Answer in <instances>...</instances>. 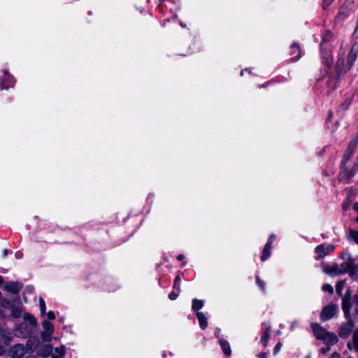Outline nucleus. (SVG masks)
<instances>
[{
	"mask_svg": "<svg viewBox=\"0 0 358 358\" xmlns=\"http://www.w3.org/2000/svg\"><path fill=\"white\" fill-rule=\"evenodd\" d=\"M350 308H351V299H342V309L344 312L345 316L346 318H350L351 317L350 314Z\"/></svg>",
	"mask_w": 358,
	"mask_h": 358,
	"instance_id": "obj_12",
	"label": "nucleus"
},
{
	"mask_svg": "<svg viewBox=\"0 0 358 358\" xmlns=\"http://www.w3.org/2000/svg\"><path fill=\"white\" fill-rule=\"evenodd\" d=\"M331 38L332 33L330 31H325L322 35V41L320 43L322 57L324 59H325V63L328 67H330L333 64V59L330 54L329 45V42Z\"/></svg>",
	"mask_w": 358,
	"mask_h": 358,
	"instance_id": "obj_4",
	"label": "nucleus"
},
{
	"mask_svg": "<svg viewBox=\"0 0 358 358\" xmlns=\"http://www.w3.org/2000/svg\"><path fill=\"white\" fill-rule=\"evenodd\" d=\"M55 352L57 353V355H53V357H63L65 355V349L63 347L61 348H55Z\"/></svg>",
	"mask_w": 358,
	"mask_h": 358,
	"instance_id": "obj_27",
	"label": "nucleus"
},
{
	"mask_svg": "<svg viewBox=\"0 0 358 358\" xmlns=\"http://www.w3.org/2000/svg\"><path fill=\"white\" fill-rule=\"evenodd\" d=\"M347 298H348V299H351V292L350 289H348L345 292V295L343 296V299H347Z\"/></svg>",
	"mask_w": 358,
	"mask_h": 358,
	"instance_id": "obj_37",
	"label": "nucleus"
},
{
	"mask_svg": "<svg viewBox=\"0 0 358 358\" xmlns=\"http://www.w3.org/2000/svg\"><path fill=\"white\" fill-rule=\"evenodd\" d=\"M351 103V101L350 99H345V101L341 105V108L342 110H346Z\"/></svg>",
	"mask_w": 358,
	"mask_h": 358,
	"instance_id": "obj_31",
	"label": "nucleus"
},
{
	"mask_svg": "<svg viewBox=\"0 0 358 358\" xmlns=\"http://www.w3.org/2000/svg\"><path fill=\"white\" fill-rule=\"evenodd\" d=\"M3 278L0 275V285H1V283H3Z\"/></svg>",
	"mask_w": 358,
	"mask_h": 358,
	"instance_id": "obj_50",
	"label": "nucleus"
},
{
	"mask_svg": "<svg viewBox=\"0 0 358 358\" xmlns=\"http://www.w3.org/2000/svg\"><path fill=\"white\" fill-rule=\"evenodd\" d=\"M354 298H355V299L358 300V294H356Z\"/></svg>",
	"mask_w": 358,
	"mask_h": 358,
	"instance_id": "obj_52",
	"label": "nucleus"
},
{
	"mask_svg": "<svg viewBox=\"0 0 358 358\" xmlns=\"http://www.w3.org/2000/svg\"><path fill=\"white\" fill-rule=\"evenodd\" d=\"M306 358H310V356L308 355V356H307Z\"/></svg>",
	"mask_w": 358,
	"mask_h": 358,
	"instance_id": "obj_57",
	"label": "nucleus"
},
{
	"mask_svg": "<svg viewBox=\"0 0 358 358\" xmlns=\"http://www.w3.org/2000/svg\"><path fill=\"white\" fill-rule=\"evenodd\" d=\"M207 326V320L206 318L203 315V329H204Z\"/></svg>",
	"mask_w": 358,
	"mask_h": 358,
	"instance_id": "obj_40",
	"label": "nucleus"
},
{
	"mask_svg": "<svg viewBox=\"0 0 358 358\" xmlns=\"http://www.w3.org/2000/svg\"><path fill=\"white\" fill-rule=\"evenodd\" d=\"M324 271L331 275H338L343 273V270H342L340 266L336 264H333L331 266H325L324 268Z\"/></svg>",
	"mask_w": 358,
	"mask_h": 358,
	"instance_id": "obj_11",
	"label": "nucleus"
},
{
	"mask_svg": "<svg viewBox=\"0 0 358 358\" xmlns=\"http://www.w3.org/2000/svg\"><path fill=\"white\" fill-rule=\"evenodd\" d=\"M11 314L14 317H20L22 315V310L20 308H13Z\"/></svg>",
	"mask_w": 358,
	"mask_h": 358,
	"instance_id": "obj_26",
	"label": "nucleus"
},
{
	"mask_svg": "<svg viewBox=\"0 0 358 358\" xmlns=\"http://www.w3.org/2000/svg\"><path fill=\"white\" fill-rule=\"evenodd\" d=\"M257 356L259 358H266V354L265 352H260Z\"/></svg>",
	"mask_w": 358,
	"mask_h": 358,
	"instance_id": "obj_43",
	"label": "nucleus"
},
{
	"mask_svg": "<svg viewBox=\"0 0 358 358\" xmlns=\"http://www.w3.org/2000/svg\"><path fill=\"white\" fill-rule=\"evenodd\" d=\"M332 115H333L332 112H329V115H328V117L326 119V122H329L331 120V119L332 117Z\"/></svg>",
	"mask_w": 358,
	"mask_h": 358,
	"instance_id": "obj_41",
	"label": "nucleus"
},
{
	"mask_svg": "<svg viewBox=\"0 0 358 358\" xmlns=\"http://www.w3.org/2000/svg\"><path fill=\"white\" fill-rule=\"evenodd\" d=\"M43 331L41 333V338L43 341L49 342L51 341L54 332L52 324L47 320L42 323Z\"/></svg>",
	"mask_w": 358,
	"mask_h": 358,
	"instance_id": "obj_5",
	"label": "nucleus"
},
{
	"mask_svg": "<svg viewBox=\"0 0 358 358\" xmlns=\"http://www.w3.org/2000/svg\"><path fill=\"white\" fill-rule=\"evenodd\" d=\"M47 316L49 320H54L55 318V314L52 311H49Z\"/></svg>",
	"mask_w": 358,
	"mask_h": 358,
	"instance_id": "obj_38",
	"label": "nucleus"
},
{
	"mask_svg": "<svg viewBox=\"0 0 358 358\" xmlns=\"http://www.w3.org/2000/svg\"><path fill=\"white\" fill-rule=\"evenodd\" d=\"M353 259L352 257H349L346 262H343L340 265V267L343 270V273H349Z\"/></svg>",
	"mask_w": 358,
	"mask_h": 358,
	"instance_id": "obj_17",
	"label": "nucleus"
},
{
	"mask_svg": "<svg viewBox=\"0 0 358 358\" xmlns=\"http://www.w3.org/2000/svg\"><path fill=\"white\" fill-rule=\"evenodd\" d=\"M180 280L179 276H177L175 279V283H174V288H176V283H178V281Z\"/></svg>",
	"mask_w": 358,
	"mask_h": 358,
	"instance_id": "obj_46",
	"label": "nucleus"
},
{
	"mask_svg": "<svg viewBox=\"0 0 358 358\" xmlns=\"http://www.w3.org/2000/svg\"><path fill=\"white\" fill-rule=\"evenodd\" d=\"M22 288V285L19 282H9L5 285V289L8 292L17 294Z\"/></svg>",
	"mask_w": 358,
	"mask_h": 358,
	"instance_id": "obj_10",
	"label": "nucleus"
},
{
	"mask_svg": "<svg viewBox=\"0 0 358 358\" xmlns=\"http://www.w3.org/2000/svg\"><path fill=\"white\" fill-rule=\"evenodd\" d=\"M291 55L293 61H297L301 57V49L298 43H294L291 47Z\"/></svg>",
	"mask_w": 358,
	"mask_h": 358,
	"instance_id": "obj_13",
	"label": "nucleus"
},
{
	"mask_svg": "<svg viewBox=\"0 0 358 358\" xmlns=\"http://www.w3.org/2000/svg\"><path fill=\"white\" fill-rule=\"evenodd\" d=\"M356 221L358 223V215H357V217L356 218Z\"/></svg>",
	"mask_w": 358,
	"mask_h": 358,
	"instance_id": "obj_56",
	"label": "nucleus"
},
{
	"mask_svg": "<svg viewBox=\"0 0 358 358\" xmlns=\"http://www.w3.org/2000/svg\"><path fill=\"white\" fill-rule=\"evenodd\" d=\"M331 345H327L326 348H322L320 350L321 354L325 355L330 350V347Z\"/></svg>",
	"mask_w": 358,
	"mask_h": 358,
	"instance_id": "obj_34",
	"label": "nucleus"
},
{
	"mask_svg": "<svg viewBox=\"0 0 358 358\" xmlns=\"http://www.w3.org/2000/svg\"><path fill=\"white\" fill-rule=\"evenodd\" d=\"M335 0H322V7L324 10H327Z\"/></svg>",
	"mask_w": 358,
	"mask_h": 358,
	"instance_id": "obj_28",
	"label": "nucleus"
},
{
	"mask_svg": "<svg viewBox=\"0 0 358 358\" xmlns=\"http://www.w3.org/2000/svg\"><path fill=\"white\" fill-rule=\"evenodd\" d=\"M339 357H340V355L336 352H333L330 357V358H339Z\"/></svg>",
	"mask_w": 358,
	"mask_h": 358,
	"instance_id": "obj_39",
	"label": "nucleus"
},
{
	"mask_svg": "<svg viewBox=\"0 0 358 358\" xmlns=\"http://www.w3.org/2000/svg\"><path fill=\"white\" fill-rule=\"evenodd\" d=\"M184 257H185V256L183 255L180 254L177 256V259L179 261H181L184 259Z\"/></svg>",
	"mask_w": 358,
	"mask_h": 358,
	"instance_id": "obj_45",
	"label": "nucleus"
},
{
	"mask_svg": "<svg viewBox=\"0 0 358 358\" xmlns=\"http://www.w3.org/2000/svg\"><path fill=\"white\" fill-rule=\"evenodd\" d=\"M345 284V280H340L337 282L336 285V291L338 294L341 295L342 293V289Z\"/></svg>",
	"mask_w": 358,
	"mask_h": 358,
	"instance_id": "obj_24",
	"label": "nucleus"
},
{
	"mask_svg": "<svg viewBox=\"0 0 358 358\" xmlns=\"http://www.w3.org/2000/svg\"><path fill=\"white\" fill-rule=\"evenodd\" d=\"M241 76H243V71L241 72Z\"/></svg>",
	"mask_w": 358,
	"mask_h": 358,
	"instance_id": "obj_55",
	"label": "nucleus"
},
{
	"mask_svg": "<svg viewBox=\"0 0 358 358\" xmlns=\"http://www.w3.org/2000/svg\"><path fill=\"white\" fill-rule=\"evenodd\" d=\"M24 319L28 321L32 327H36L37 324L36 318L29 313H25L24 315Z\"/></svg>",
	"mask_w": 358,
	"mask_h": 358,
	"instance_id": "obj_22",
	"label": "nucleus"
},
{
	"mask_svg": "<svg viewBox=\"0 0 358 358\" xmlns=\"http://www.w3.org/2000/svg\"><path fill=\"white\" fill-rule=\"evenodd\" d=\"M268 334H267V333H265V334L262 336V339H261V341H262V343L266 346L268 343Z\"/></svg>",
	"mask_w": 358,
	"mask_h": 358,
	"instance_id": "obj_32",
	"label": "nucleus"
},
{
	"mask_svg": "<svg viewBox=\"0 0 358 358\" xmlns=\"http://www.w3.org/2000/svg\"><path fill=\"white\" fill-rule=\"evenodd\" d=\"M7 255H8V250L4 249V250H3V256H6Z\"/></svg>",
	"mask_w": 358,
	"mask_h": 358,
	"instance_id": "obj_49",
	"label": "nucleus"
},
{
	"mask_svg": "<svg viewBox=\"0 0 358 358\" xmlns=\"http://www.w3.org/2000/svg\"><path fill=\"white\" fill-rule=\"evenodd\" d=\"M348 348L351 350L352 347H351V343H348Z\"/></svg>",
	"mask_w": 358,
	"mask_h": 358,
	"instance_id": "obj_51",
	"label": "nucleus"
},
{
	"mask_svg": "<svg viewBox=\"0 0 358 358\" xmlns=\"http://www.w3.org/2000/svg\"><path fill=\"white\" fill-rule=\"evenodd\" d=\"M350 238L353 240L357 244H358V231L350 229Z\"/></svg>",
	"mask_w": 358,
	"mask_h": 358,
	"instance_id": "obj_25",
	"label": "nucleus"
},
{
	"mask_svg": "<svg viewBox=\"0 0 358 358\" xmlns=\"http://www.w3.org/2000/svg\"><path fill=\"white\" fill-rule=\"evenodd\" d=\"M53 358H62L61 357H53Z\"/></svg>",
	"mask_w": 358,
	"mask_h": 358,
	"instance_id": "obj_54",
	"label": "nucleus"
},
{
	"mask_svg": "<svg viewBox=\"0 0 358 358\" xmlns=\"http://www.w3.org/2000/svg\"><path fill=\"white\" fill-rule=\"evenodd\" d=\"M220 344L224 355L227 356H229L231 352L229 343L224 339H220Z\"/></svg>",
	"mask_w": 358,
	"mask_h": 358,
	"instance_id": "obj_16",
	"label": "nucleus"
},
{
	"mask_svg": "<svg viewBox=\"0 0 358 358\" xmlns=\"http://www.w3.org/2000/svg\"><path fill=\"white\" fill-rule=\"evenodd\" d=\"M350 275L353 278H358V264H356L355 262V259H353L352 263L350 266V269L349 271Z\"/></svg>",
	"mask_w": 358,
	"mask_h": 358,
	"instance_id": "obj_18",
	"label": "nucleus"
},
{
	"mask_svg": "<svg viewBox=\"0 0 358 358\" xmlns=\"http://www.w3.org/2000/svg\"><path fill=\"white\" fill-rule=\"evenodd\" d=\"M336 313V306L330 304L323 308L320 313V320L327 321L331 319Z\"/></svg>",
	"mask_w": 358,
	"mask_h": 358,
	"instance_id": "obj_6",
	"label": "nucleus"
},
{
	"mask_svg": "<svg viewBox=\"0 0 358 358\" xmlns=\"http://www.w3.org/2000/svg\"><path fill=\"white\" fill-rule=\"evenodd\" d=\"M201 308V301L198 299H194L192 301V309L196 310V315L199 325L201 327V313L198 310Z\"/></svg>",
	"mask_w": 358,
	"mask_h": 358,
	"instance_id": "obj_14",
	"label": "nucleus"
},
{
	"mask_svg": "<svg viewBox=\"0 0 358 358\" xmlns=\"http://www.w3.org/2000/svg\"><path fill=\"white\" fill-rule=\"evenodd\" d=\"M322 289L325 292H328L330 294H332L334 292V289L331 285L329 284H324L322 286Z\"/></svg>",
	"mask_w": 358,
	"mask_h": 358,
	"instance_id": "obj_30",
	"label": "nucleus"
},
{
	"mask_svg": "<svg viewBox=\"0 0 358 358\" xmlns=\"http://www.w3.org/2000/svg\"><path fill=\"white\" fill-rule=\"evenodd\" d=\"M352 155V153L346 150L343 155V159L341 162V168L342 170L338 176V180L341 182L346 181L347 183H349L352 177L355 174V173L358 170V157L357 159V162L355 163L352 167V169L348 171L345 166L348 162L350 159Z\"/></svg>",
	"mask_w": 358,
	"mask_h": 358,
	"instance_id": "obj_3",
	"label": "nucleus"
},
{
	"mask_svg": "<svg viewBox=\"0 0 358 358\" xmlns=\"http://www.w3.org/2000/svg\"><path fill=\"white\" fill-rule=\"evenodd\" d=\"M178 296V294H176V292H172L169 294V299H171V300H175L177 299V297Z\"/></svg>",
	"mask_w": 358,
	"mask_h": 358,
	"instance_id": "obj_36",
	"label": "nucleus"
},
{
	"mask_svg": "<svg viewBox=\"0 0 358 358\" xmlns=\"http://www.w3.org/2000/svg\"><path fill=\"white\" fill-rule=\"evenodd\" d=\"M176 289H180L179 285H178V283H176Z\"/></svg>",
	"mask_w": 358,
	"mask_h": 358,
	"instance_id": "obj_53",
	"label": "nucleus"
},
{
	"mask_svg": "<svg viewBox=\"0 0 358 358\" xmlns=\"http://www.w3.org/2000/svg\"><path fill=\"white\" fill-rule=\"evenodd\" d=\"M39 305H40V309H41V314L42 315H44L45 312V303L42 298L39 299Z\"/></svg>",
	"mask_w": 358,
	"mask_h": 358,
	"instance_id": "obj_29",
	"label": "nucleus"
},
{
	"mask_svg": "<svg viewBox=\"0 0 358 358\" xmlns=\"http://www.w3.org/2000/svg\"><path fill=\"white\" fill-rule=\"evenodd\" d=\"M270 252H271V243H267L265 245L263 252H262V255L261 257L262 261L266 260L270 255Z\"/></svg>",
	"mask_w": 358,
	"mask_h": 358,
	"instance_id": "obj_19",
	"label": "nucleus"
},
{
	"mask_svg": "<svg viewBox=\"0 0 358 358\" xmlns=\"http://www.w3.org/2000/svg\"><path fill=\"white\" fill-rule=\"evenodd\" d=\"M347 319L348 322L341 327L338 331V336L342 338H348L352 331L355 327L352 317Z\"/></svg>",
	"mask_w": 358,
	"mask_h": 358,
	"instance_id": "obj_7",
	"label": "nucleus"
},
{
	"mask_svg": "<svg viewBox=\"0 0 358 358\" xmlns=\"http://www.w3.org/2000/svg\"><path fill=\"white\" fill-rule=\"evenodd\" d=\"M344 52H340L336 62V67L340 72H347L353 66L358 56V45H353L349 52L346 60L344 58Z\"/></svg>",
	"mask_w": 358,
	"mask_h": 358,
	"instance_id": "obj_1",
	"label": "nucleus"
},
{
	"mask_svg": "<svg viewBox=\"0 0 358 358\" xmlns=\"http://www.w3.org/2000/svg\"><path fill=\"white\" fill-rule=\"evenodd\" d=\"M275 236L274 234H272L270 237H269V239H268V243H271V244L272 243V242L273 241V240L275 239Z\"/></svg>",
	"mask_w": 358,
	"mask_h": 358,
	"instance_id": "obj_42",
	"label": "nucleus"
},
{
	"mask_svg": "<svg viewBox=\"0 0 358 358\" xmlns=\"http://www.w3.org/2000/svg\"><path fill=\"white\" fill-rule=\"evenodd\" d=\"M335 247L333 245H328L324 246V245H317L315 248V252L319 255L320 258H322L327 255L330 252L334 250Z\"/></svg>",
	"mask_w": 358,
	"mask_h": 358,
	"instance_id": "obj_9",
	"label": "nucleus"
},
{
	"mask_svg": "<svg viewBox=\"0 0 358 358\" xmlns=\"http://www.w3.org/2000/svg\"><path fill=\"white\" fill-rule=\"evenodd\" d=\"M353 209L355 210H356L357 212H358V202H355L354 204H353Z\"/></svg>",
	"mask_w": 358,
	"mask_h": 358,
	"instance_id": "obj_44",
	"label": "nucleus"
},
{
	"mask_svg": "<svg viewBox=\"0 0 358 358\" xmlns=\"http://www.w3.org/2000/svg\"><path fill=\"white\" fill-rule=\"evenodd\" d=\"M270 331H271V327L268 326V327L266 328L265 333H267V334H268Z\"/></svg>",
	"mask_w": 358,
	"mask_h": 358,
	"instance_id": "obj_48",
	"label": "nucleus"
},
{
	"mask_svg": "<svg viewBox=\"0 0 358 358\" xmlns=\"http://www.w3.org/2000/svg\"><path fill=\"white\" fill-rule=\"evenodd\" d=\"M52 348L50 345H45L37 350V355L43 357H48L52 352Z\"/></svg>",
	"mask_w": 358,
	"mask_h": 358,
	"instance_id": "obj_15",
	"label": "nucleus"
},
{
	"mask_svg": "<svg viewBox=\"0 0 358 358\" xmlns=\"http://www.w3.org/2000/svg\"><path fill=\"white\" fill-rule=\"evenodd\" d=\"M280 348H281V343H278L274 348L273 353L277 354L280 351Z\"/></svg>",
	"mask_w": 358,
	"mask_h": 358,
	"instance_id": "obj_35",
	"label": "nucleus"
},
{
	"mask_svg": "<svg viewBox=\"0 0 358 358\" xmlns=\"http://www.w3.org/2000/svg\"><path fill=\"white\" fill-rule=\"evenodd\" d=\"M352 342L354 348L356 352H358V329H356L352 334Z\"/></svg>",
	"mask_w": 358,
	"mask_h": 358,
	"instance_id": "obj_23",
	"label": "nucleus"
},
{
	"mask_svg": "<svg viewBox=\"0 0 358 358\" xmlns=\"http://www.w3.org/2000/svg\"><path fill=\"white\" fill-rule=\"evenodd\" d=\"M357 142H358V138H355L352 139L348 145V147L346 151L353 154L354 150L357 147Z\"/></svg>",
	"mask_w": 358,
	"mask_h": 358,
	"instance_id": "obj_21",
	"label": "nucleus"
},
{
	"mask_svg": "<svg viewBox=\"0 0 358 358\" xmlns=\"http://www.w3.org/2000/svg\"><path fill=\"white\" fill-rule=\"evenodd\" d=\"M26 352L24 346L22 344H16L10 350V355L12 358H22Z\"/></svg>",
	"mask_w": 358,
	"mask_h": 358,
	"instance_id": "obj_8",
	"label": "nucleus"
},
{
	"mask_svg": "<svg viewBox=\"0 0 358 358\" xmlns=\"http://www.w3.org/2000/svg\"><path fill=\"white\" fill-rule=\"evenodd\" d=\"M348 358H352V357H348Z\"/></svg>",
	"mask_w": 358,
	"mask_h": 358,
	"instance_id": "obj_58",
	"label": "nucleus"
},
{
	"mask_svg": "<svg viewBox=\"0 0 358 358\" xmlns=\"http://www.w3.org/2000/svg\"><path fill=\"white\" fill-rule=\"evenodd\" d=\"M349 206V203H343V208L344 210H346Z\"/></svg>",
	"mask_w": 358,
	"mask_h": 358,
	"instance_id": "obj_47",
	"label": "nucleus"
},
{
	"mask_svg": "<svg viewBox=\"0 0 358 358\" xmlns=\"http://www.w3.org/2000/svg\"><path fill=\"white\" fill-rule=\"evenodd\" d=\"M257 283L259 285V286L263 289H265V284L264 282L259 278V276L256 277Z\"/></svg>",
	"mask_w": 358,
	"mask_h": 358,
	"instance_id": "obj_33",
	"label": "nucleus"
},
{
	"mask_svg": "<svg viewBox=\"0 0 358 358\" xmlns=\"http://www.w3.org/2000/svg\"><path fill=\"white\" fill-rule=\"evenodd\" d=\"M348 15V10L343 7H341L336 16V21L339 22L344 20Z\"/></svg>",
	"mask_w": 358,
	"mask_h": 358,
	"instance_id": "obj_20",
	"label": "nucleus"
},
{
	"mask_svg": "<svg viewBox=\"0 0 358 358\" xmlns=\"http://www.w3.org/2000/svg\"><path fill=\"white\" fill-rule=\"evenodd\" d=\"M311 328L314 336L317 340L322 341L327 345H333L338 343V339L333 332L328 331L318 323H313Z\"/></svg>",
	"mask_w": 358,
	"mask_h": 358,
	"instance_id": "obj_2",
	"label": "nucleus"
}]
</instances>
